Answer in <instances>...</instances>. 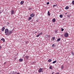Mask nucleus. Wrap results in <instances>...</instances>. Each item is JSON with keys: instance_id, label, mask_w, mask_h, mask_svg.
Here are the masks:
<instances>
[{"instance_id": "obj_26", "label": "nucleus", "mask_w": 74, "mask_h": 74, "mask_svg": "<svg viewBox=\"0 0 74 74\" xmlns=\"http://www.w3.org/2000/svg\"><path fill=\"white\" fill-rule=\"evenodd\" d=\"M40 36L38 34V35H37L36 37H38Z\"/></svg>"}, {"instance_id": "obj_17", "label": "nucleus", "mask_w": 74, "mask_h": 74, "mask_svg": "<svg viewBox=\"0 0 74 74\" xmlns=\"http://www.w3.org/2000/svg\"><path fill=\"white\" fill-rule=\"evenodd\" d=\"M42 35V32H40V33L39 34V36H40V35Z\"/></svg>"}, {"instance_id": "obj_32", "label": "nucleus", "mask_w": 74, "mask_h": 74, "mask_svg": "<svg viewBox=\"0 0 74 74\" xmlns=\"http://www.w3.org/2000/svg\"><path fill=\"white\" fill-rule=\"evenodd\" d=\"M55 33H57V31L56 30Z\"/></svg>"}, {"instance_id": "obj_40", "label": "nucleus", "mask_w": 74, "mask_h": 74, "mask_svg": "<svg viewBox=\"0 0 74 74\" xmlns=\"http://www.w3.org/2000/svg\"><path fill=\"white\" fill-rule=\"evenodd\" d=\"M33 20H32V21H31V22H33Z\"/></svg>"}, {"instance_id": "obj_29", "label": "nucleus", "mask_w": 74, "mask_h": 74, "mask_svg": "<svg viewBox=\"0 0 74 74\" xmlns=\"http://www.w3.org/2000/svg\"><path fill=\"white\" fill-rule=\"evenodd\" d=\"M49 4V2H48L47 3V5H48V4Z\"/></svg>"}, {"instance_id": "obj_39", "label": "nucleus", "mask_w": 74, "mask_h": 74, "mask_svg": "<svg viewBox=\"0 0 74 74\" xmlns=\"http://www.w3.org/2000/svg\"><path fill=\"white\" fill-rule=\"evenodd\" d=\"M65 15H67V13H65Z\"/></svg>"}, {"instance_id": "obj_20", "label": "nucleus", "mask_w": 74, "mask_h": 74, "mask_svg": "<svg viewBox=\"0 0 74 74\" xmlns=\"http://www.w3.org/2000/svg\"><path fill=\"white\" fill-rule=\"evenodd\" d=\"M48 15H49V16H50V13L49 12V11H48Z\"/></svg>"}, {"instance_id": "obj_24", "label": "nucleus", "mask_w": 74, "mask_h": 74, "mask_svg": "<svg viewBox=\"0 0 74 74\" xmlns=\"http://www.w3.org/2000/svg\"><path fill=\"white\" fill-rule=\"evenodd\" d=\"M53 40L54 41L55 39V37H53Z\"/></svg>"}, {"instance_id": "obj_41", "label": "nucleus", "mask_w": 74, "mask_h": 74, "mask_svg": "<svg viewBox=\"0 0 74 74\" xmlns=\"http://www.w3.org/2000/svg\"><path fill=\"white\" fill-rule=\"evenodd\" d=\"M5 63H6V62H5L4 63V64H5Z\"/></svg>"}, {"instance_id": "obj_13", "label": "nucleus", "mask_w": 74, "mask_h": 74, "mask_svg": "<svg viewBox=\"0 0 74 74\" xmlns=\"http://www.w3.org/2000/svg\"><path fill=\"white\" fill-rule=\"evenodd\" d=\"M48 62H52V60L51 59H49L48 60Z\"/></svg>"}, {"instance_id": "obj_30", "label": "nucleus", "mask_w": 74, "mask_h": 74, "mask_svg": "<svg viewBox=\"0 0 74 74\" xmlns=\"http://www.w3.org/2000/svg\"><path fill=\"white\" fill-rule=\"evenodd\" d=\"M48 37H49V38H50V35H48Z\"/></svg>"}, {"instance_id": "obj_9", "label": "nucleus", "mask_w": 74, "mask_h": 74, "mask_svg": "<svg viewBox=\"0 0 74 74\" xmlns=\"http://www.w3.org/2000/svg\"><path fill=\"white\" fill-rule=\"evenodd\" d=\"M1 40H2L3 41V42H4L5 41V39L4 38H2L1 39Z\"/></svg>"}, {"instance_id": "obj_8", "label": "nucleus", "mask_w": 74, "mask_h": 74, "mask_svg": "<svg viewBox=\"0 0 74 74\" xmlns=\"http://www.w3.org/2000/svg\"><path fill=\"white\" fill-rule=\"evenodd\" d=\"M5 29V27H3L2 28V30L1 31L2 32H3L4 30Z\"/></svg>"}, {"instance_id": "obj_28", "label": "nucleus", "mask_w": 74, "mask_h": 74, "mask_svg": "<svg viewBox=\"0 0 74 74\" xmlns=\"http://www.w3.org/2000/svg\"><path fill=\"white\" fill-rule=\"evenodd\" d=\"M63 30H64V29H63V28H62L61 29V31H62V32H63Z\"/></svg>"}, {"instance_id": "obj_15", "label": "nucleus", "mask_w": 74, "mask_h": 74, "mask_svg": "<svg viewBox=\"0 0 74 74\" xmlns=\"http://www.w3.org/2000/svg\"><path fill=\"white\" fill-rule=\"evenodd\" d=\"M32 17H29V18L28 20H31V19H32Z\"/></svg>"}, {"instance_id": "obj_4", "label": "nucleus", "mask_w": 74, "mask_h": 74, "mask_svg": "<svg viewBox=\"0 0 74 74\" xmlns=\"http://www.w3.org/2000/svg\"><path fill=\"white\" fill-rule=\"evenodd\" d=\"M14 13V10H12L11 11V14L13 15Z\"/></svg>"}, {"instance_id": "obj_14", "label": "nucleus", "mask_w": 74, "mask_h": 74, "mask_svg": "<svg viewBox=\"0 0 74 74\" xmlns=\"http://www.w3.org/2000/svg\"><path fill=\"white\" fill-rule=\"evenodd\" d=\"M49 68L50 69H51V70H52V66H50L49 67Z\"/></svg>"}, {"instance_id": "obj_16", "label": "nucleus", "mask_w": 74, "mask_h": 74, "mask_svg": "<svg viewBox=\"0 0 74 74\" xmlns=\"http://www.w3.org/2000/svg\"><path fill=\"white\" fill-rule=\"evenodd\" d=\"M56 62H57L56 60H55L53 61L52 63L53 64H54V63H56Z\"/></svg>"}, {"instance_id": "obj_1", "label": "nucleus", "mask_w": 74, "mask_h": 74, "mask_svg": "<svg viewBox=\"0 0 74 74\" xmlns=\"http://www.w3.org/2000/svg\"><path fill=\"white\" fill-rule=\"evenodd\" d=\"M12 31H11L8 30V29L6 28L5 29V35L6 36H10L11 34H12Z\"/></svg>"}, {"instance_id": "obj_19", "label": "nucleus", "mask_w": 74, "mask_h": 74, "mask_svg": "<svg viewBox=\"0 0 74 74\" xmlns=\"http://www.w3.org/2000/svg\"><path fill=\"white\" fill-rule=\"evenodd\" d=\"M64 69V66H63V65H62L61 66V69L62 70V69Z\"/></svg>"}, {"instance_id": "obj_12", "label": "nucleus", "mask_w": 74, "mask_h": 74, "mask_svg": "<svg viewBox=\"0 0 74 74\" xmlns=\"http://www.w3.org/2000/svg\"><path fill=\"white\" fill-rule=\"evenodd\" d=\"M69 8V6H66L65 8V9L66 10H68Z\"/></svg>"}, {"instance_id": "obj_37", "label": "nucleus", "mask_w": 74, "mask_h": 74, "mask_svg": "<svg viewBox=\"0 0 74 74\" xmlns=\"http://www.w3.org/2000/svg\"><path fill=\"white\" fill-rule=\"evenodd\" d=\"M54 45H54V44H53V45H52L53 47V46H54Z\"/></svg>"}, {"instance_id": "obj_43", "label": "nucleus", "mask_w": 74, "mask_h": 74, "mask_svg": "<svg viewBox=\"0 0 74 74\" xmlns=\"http://www.w3.org/2000/svg\"><path fill=\"white\" fill-rule=\"evenodd\" d=\"M35 33H37V32H36Z\"/></svg>"}, {"instance_id": "obj_31", "label": "nucleus", "mask_w": 74, "mask_h": 74, "mask_svg": "<svg viewBox=\"0 0 74 74\" xmlns=\"http://www.w3.org/2000/svg\"><path fill=\"white\" fill-rule=\"evenodd\" d=\"M1 48H2V47H1V46H0V49H1Z\"/></svg>"}, {"instance_id": "obj_11", "label": "nucleus", "mask_w": 74, "mask_h": 74, "mask_svg": "<svg viewBox=\"0 0 74 74\" xmlns=\"http://www.w3.org/2000/svg\"><path fill=\"white\" fill-rule=\"evenodd\" d=\"M19 62H22L23 61V59H20L19 60Z\"/></svg>"}, {"instance_id": "obj_18", "label": "nucleus", "mask_w": 74, "mask_h": 74, "mask_svg": "<svg viewBox=\"0 0 74 74\" xmlns=\"http://www.w3.org/2000/svg\"><path fill=\"white\" fill-rule=\"evenodd\" d=\"M60 39H61V38H58L57 40V41H59L60 40Z\"/></svg>"}, {"instance_id": "obj_42", "label": "nucleus", "mask_w": 74, "mask_h": 74, "mask_svg": "<svg viewBox=\"0 0 74 74\" xmlns=\"http://www.w3.org/2000/svg\"><path fill=\"white\" fill-rule=\"evenodd\" d=\"M1 12H0V14H1Z\"/></svg>"}, {"instance_id": "obj_6", "label": "nucleus", "mask_w": 74, "mask_h": 74, "mask_svg": "<svg viewBox=\"0 0 74 74\" xmlns=\"http://www.w3.org/2000/svg\"><path fill=\"white\" fill-rule=\"evenodd\" d=\"M25 58L26 59H28V58H29V56H25Z\"/></svg>"}, {"instance_id": "obj_5", "label": "nucleus", "mask_w": 74, "mask_h": 74, "mask_svg": "<svg viewBox=\"0 0 74 74\" xmlns=\"http://www.w3.org/2000/svg\"><path fill=\"white\" fill-rule=\"evenodd\" d=\"M42 68H40L38 70L39 73H41V71H42Z\"/></svg>"}, {"instance_id": "obj_33", "label": "nucleus", "mask_w": 74, "mask_h": 74, "mask_svg": "<svg viewBox=\"0 0 74 74\" xmlns=\"http://www.w3.org/2000/svg\"><path fill=\"white\" fill-rule=\"evenodd\" d=\"M27 43H28V41H27L25 42L26 44H27Z\"/></svg>"}, {"instance_id": "obj_2", "label": "nucleus", "mask_w": 74, "mask_h": 74, "mask_svg": "<svg viewBox=\"0 0 74 74\" xmlns=\"http://www.w3.org/2000/svg\"><path fill=\"white\" fill-rule=\"evenodd\" d=\"M64 36L65 37H67L68 36H69V34H68V33H65L64 34Z\"/></svg>"}, {"instance_id": "obj_25", "label": "nucleus", "mask_w": 74, "mask_h": 74, "mask_svg": "<svg viewBox=\"0 0 74 74\" xmlns=\"http://www.w3.org/2000/svg\"><path fill=\"white\" fill-rule=\"evenodd\" d=\"M72 4H74V1H72Z\"/></svg>"}, {"instance_id": "obj_10", "label": "nucleus", "mask_w": 74, "mask_h": 74, "mask_svg": "<svg viewBox=\"0 0 74 74\" xmlns=\"http://www.w3.org/2000/svg\"><path fill=\"white\" fill-rule=\"evenodd\" d=\"M52 21L53 22H55L56 21V19H55V18H53V19Z\"/></svg>"}, {"instance_id": "obj_34", "label": "nucleus", "mask_w": 74, "mask_h": 74, "mask_svg": "<svg viewBox=\"0 0 74 74\" xmlns=\"http://www.w3.org/2000/svg\"><path fill=\"white\" fill-rule=\"evenodd\" d=\"M13 73L12 74H15V73H14V71H13Z\"/></svg>"}, {"instance_id": "obj_27", "label": "nucleus", "mask_w": 74, "mask_h": 74, "mask_svg": "<svg viewBox=\"0 0 74 74\" xmlns=\"http://www.w3.org/2000/svg\"><path fill=\"white\" fill-rule=\"evenodd\" d=\"M57 5H53V7H56Z\"/></svg>"}, {"instance_id": "obj_22", "label": "nucleus", "mask_w": 74, "mask_h": 74, "mask_svg": "<svg viewBox=\"0 0 74 74\" xmlns=\"http://www.w3.org/2000/svg\"><path fill=\"white\" fill-rule=\"evenodd\" d=\"M71 53L73 55V56H74V52H73V51L71 52Z\"/></svg>"}, {"instance_id": "obj_38", "label": "nucleus", "mask_w": 74, "mask_h": 74, "mask_svg": "<svg viewBox=\"0 0 74 74\" xmlns=\"http://www.w3.org/2000/svg\"><path fill=\"white\" fill-rule=\"evenodd\" d=\"M17 74H20V73H17Z\"/></svg>"}, {"instance_id": "obj_36", "label": "nucleus", "mask_w": 74, "mask_h": 74, "mask_svg": "<svg viewBox=\"0 0 74 74\" xmlns=\"http://www.w3.org/2000/svg\"><path fill=\"white\" fill-rule=\"evenodd\" d=\"M54 74V72H53L52 73V74Z\"/></svg>"}, {"instance_id": "obj_7", "label": "nucleus", "mask_w": 74, "mask_h": 74, "mask_svg": "<svg viewBox=\"0 0 74 74\" xmlns=\"http://www.w3.org/2000/svg\"><path fill=\"white\" fill-rule=\"evenodd\" d=\"M23 3H24V1H21V2L20 4H21V5H22V4H23Z\"/></svg>"}, {"instance_id": "obj_21", "label": "nucleus", "mask_w": 74, "mask_h": 74, "mask_svg": "<svg viewBox=\"0 0 74 74\" xmlns=\"http://www.w3.org/2000/svg\"><path fill=\"white\" fill-rule=\"evenodd\" d=\"M60 18H62V17H63V15H62V14H60Z\"/></svg>"}, {"instance_id": "obj_3", "label": "nucleus", "mask_w": 74, "mask_h": 74, "mask_svg": "<svg viewBox=\"0 0 74 74\" xmlns=\"http://www.w3.org/2000/svg\"><path fill=\"white\" fill-rule=\"evenodd\" d=\"M34 16H35V15L33 13L31 14H30V16L31 17H34Z\"/></svg>"}, {"instance_id": "obj_23", "label": "nucleus", "mask_w": 74, "mask_h": 74, "mask_svg": "<svg viewBox=\"0 0 74 74\" xmlns=\"http://www.w3.org/2000/svg\"><path fill=\"white\" fill-rule=\"evenodd\" d=\"M45 37L46 38H48V35H45Z\"/></svg>"}, {"instance_id": "obj_35", "label": "nucleus", "mask_w": 74, "mask_h": 74, "mask_svg": "<svg viewBox=\"0 0 74 74\" xmlns=\"http://www.w3.org/2000/svg\"><path fill=\"white\" fill-rule=\"evenodd\" d=\"M56 74H59V73H56Z\"/></svg>"}]
</instances>
